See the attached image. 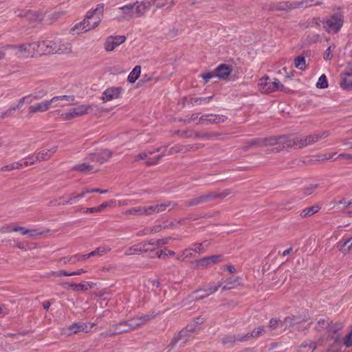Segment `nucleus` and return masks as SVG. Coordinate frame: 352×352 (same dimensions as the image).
<instances>
[{
  "instance_id": "nucleus-22",
  "label": "nucleus",
  "mask_w": 352,
  "mask_h": 352,
  "mask_svg": "<svg viewBox=\"0 0 352 352\" xmlns=\"http://www.w3.org/2000/svg\"><path fill=\"white\" fill-rule=\"evenodd\" d=\"M112 156V152L107 149H102L96 153L92 157L94 161L103 164L108 161Z\"/></svg>"
},
{
  "instance_id": "nucleus-18",
  "label": "nucleus",
  "mask_w": 352,
  "mask_h": 352,
  "mask_svg": "<svg viewBox=\"0 0 352 352\" xmlns=\"http://www.w3.org/2000/svg\"><path fill=\"white\" fill-rule=\"evenodd\" d=\"M125 40L124 36H110L104 43V49L108 52L113 51L116 47L123 43Z\"/></svg>"
},
{
  "instance_id": "nucleus-13",
  "label": "nucleus",
  "mask_w": 352,
  "mask_h": 352,
  "mask_svg": "<svg viewBox=\"0 0 352 352\" xmlns=\"http://www.w3.org/2000/svg\"><path fill=\"white\" fill-rule=\"evenodd\" d=\"M35 42L31 43L23 44L19 46L10 45V47L16 50V54L21 57L27 58L33 56L36 54V46H34Z\"/></svg>"
},
{
  "instance_id": "nucleus-61",
  "label": "nucleus",
  "mask_w": 352,
  "mask_h": 352,
  "mask_svg": "<svg viewBox=\"0 0 352 352\" xmlns=\"http://www.w3.org/2000/svg\"><path fill=\"white\" fill-rule=\"evenodd\" d=\"M337 158L341 159V160H344L346 161L352 162V154L342 153V154L338 155Z\"/></svg>"
},
{
  "instance_id": "nucleus-54",
  "label": "nucleus",
  "mask_w": 352,
  "mask_h": 352,
  "mask_svg": "<svg viewBox=\"0 0 352 352\" xmlns=\"http://www.w3.org/2000/svg\"><path fill=\"white\" fill-rule=\"evenodd\" d=\"M238 281V278L236 279H228L226 282V285L223 287V289H229L234 287L236 285V282Z\"/></svg>"
},
{
  "instance_id": "nucleus-63",
  "label": "nucleus",
  "mask_w": 352,
  "mask_h": 352,
  "mask_svg": "<svg viewBox=\"0 0 352 352\" xmlns=\"http://www.w3.org/2000/svg\"><path fill=\"white\" fill-rule=\"evenodd\" d=\"M331 46H329L324 52V60H330L332 58V54H331Z\"/></svg>"
},
{
  "instance_id": "nucleus-44",
  "label": "nucleus",
  "mask_w": 352,
  "mask_h": 352,
  "mask_svg": "<svg viewBox=\"0 0 352 352\" xmlns=\"http://www.w3.org/2000/svg\"><path fill=\"white\" fill-rule=\"evenodd\" d=\"M213 98V96H208V97H201V98H196L192 100L191 103L193 105H201L203 104H206L210 102Z\"/></svg>"
},
{
  "instance_id": "nucleus-47",
  "label": "nucleus",
  "mask_w": 352,
  "mask_h": 352,
  "mask_svg": "<svg viewBox=\"0 0 352 352\" xmlns=\"http://www.w3.org/2000/svg\"><path fill=\"white\" fill-rule=\"evenodd\" d=\"M79 201L78 194L73 192L68 195V198L63 201V205H72Z\"/></svg>"
},
{
  "instance_id": "nucleus-31",
  "label": "nucleus",
  "mask_w": 352,
  "mask_h": 352,
  "mask_svg": "<svg viewBox=\"0 0 352 352\" xmlns=\"http://www.w3.org/2000/svg\"><path fill=\"white\" fill-rule=\"evenodd\" d=\"M340 87L345 90L352 89V73H345L342 76Z\"/></svg>"
},
{
  "instance_id": "nucleus-4",
  "label": "nucleus",
  "mask_w": 352,
  "mask_h": 352,
  "mask_svg": "<svg viewBox=\"0 0 352 352\" xmlns=\"http://www.w3.org/2000/svg\"><path fill=\"white\" fill-rule=\"evenodd\" d=\"M149 319L150 316L148 315H144L141 317L133 318L128 321L121 322L113 326L112 329H110L107 331L102 333L101 336L104 337H107L112 336L116 334L128 332L129 331L135 329L138 327L141 326L144 322L149 320Z\"/></svg>"
},
{
  "instance_id": "nucleus-25",
  "label": "nucleus",
  "mask_w": 352,
  "mask_h": 352,
  "mask_svg": "<svg viewBox=\"0 0 352 352\" xmlns=\"http://www.w3.org/2000/svg\"><path fill=\"white\" fill-rule=\"evenodd\" d=\"M265 332V329L264 327L260 326V327H258L257 328L254 329L250 333H248L242 337H239L238 340L240 342H243V341L248 340L250 338H258V336H260Z\"/></svg>"
},
{
  "instance_id": "nucleus-30",
  "label": "nucleus",
  "mask_w": 352,
  "mask_h": 352,
  "mask_svg": "<svg viewBox=\"0 0 352 352\" xmlns=\"http://www.w3.org/2000/svg\"><path fill=\"white\" fill-rule=\"evenodd\" d=\"M14 232H19L22 235H28L30 237H35L38 235L42 234L43 232L39 231L38 230H30L28 229L25 227H21V226H14Z\"/></svg>"
},
{
  "instance_id": "nucleus-55",
  "label": "nucleus",
  "mask_w": 352,
  "mask_h": 352,
  "mask_svg": "<svg viewBox=\"0 0 352 352\" xmlns=\"http://www.w3.org/2000/svg\"><path fill=\"white\" fill-rule=\"evenodd\" d=\"M14 226L12 224H6L0 228V233H10L14 232Z\"/></svg>"
},
{
  "instance_id": "nucleus-28",
  "label": "nucleus",
  "mask_w": 352,
  "mask_h": 352,
  "mask_svg": "<svg viewBox=\"0 0 352 352\" xmlns=\"http://www.w3.org/2000/svg\"><path fill=\"white\" fill-rule=\"evenodd\" d=\"M277 143V139L274 138L255 139L251 142L252 146H265L267 145H275Z\"/></svg>"
},
{
  "instance_id": "nucleus-27",
  "label": "nucleus",
  "mask_w": 352,
  "mask_h": 352,
  "mask_svg": "<svg viewBox=\"0 0 352 352\" xmlns=\"http://www.w3.org/2000/svg\"><path fill=\"white\" fill-rule=\"evenodd\" d=\"M232 71V69L230 66L222 64L217 67L215 73L219 78L225 79L230 75Z\"/></svg>"
},
{
  "instance_id": "nucleus-57",
  "label": "nucleus",
  "mask_w": 352,
  "mask_h": 352,
  "mask_svg": "<svg viewBox=\"0 0 352 352\" xmlns=\"http://www.w3.org/2000/svg\"><path fill=\"white\" fill-rule=\"evenodd\" d=\"M343 343L346 347L352 346V331L344 337L343 339Z\"/></svg>"
},
{
  "instance_id": "nucleus-58",
  "label": "nucleus",
  "mask_w": 352,
  "mask_h": 352,
  "mask_svg": "<svg viewBox=\"0 0 352 352\" xmlns=\"http://www.w3.org/2000/svg\"><path fill=\"white\" fill-rule=\"evenodd\" d=\"M72 257H73V261H74L75 263L79 262V261H85L86 259L89 258L87 254H77L73 255Z\"/></svg>"
},
{
  "instance_id": "nucleus-8",
  "label": "nucleus",
  "mask_w": 352,
  "mask_h": 352,
  "mask_svg": "<svg viewBox=\"0 0 352 352\" xmlns=\"http://www.w3.org/2000/svg\"><path fill=\"white\" fill-rule=\"evenodd\" d=\"M344 17L340 14H333L323 20L324 29L329 34H336L340 31L343 25Z\"/></svg>"
},
{
  "instance_id": "nucleus-3",
  "label": "nucleus",
  "mask_w": 352,
  "mask_h": 352,
  "mask_svg": "<svg viewBox=\"0 0 352 352\" xmlns=\"http://www.w3.org/2000/svg\"><path fill=\"white\" fill-rule=\"evenodd\" d=\"M104 12V4H98L96 8L87 13L86 18L73 28L74 34H82L97 27L100 23Z\"/></svg>"
},
{
  "instance_id": "nucleus-11",
  "label": "nucleus",
  "mask_w": 352,
  "mask_h": 352,
  "mask_svg": "<svg viewBox=\"0 0 352 352\" xmlns=\"http://www.w3.org/2000/svg\"><path fill=\"white\" fill-rule=\"evenodd\" d=\"M222 258L223 256L221 254L204 257L194 262L195 268L204 269L211 267L212 265L221 262Z\"/></svg>"
},
{
  "instance_id": "nucleus-43",
  "label": "nucleus",
  "mask_w": 352,
  "mask_h": 352,
  "mask_svg": "<svg viewBox=\"0 0 352 352\" xmlns=\"http://www.w3.org/2000/svg\"><path fill=\"white\" fill-rule=\"evenodd\" d=\"M351 238H349L347 239L339 242L340 250L345 254L352 251V242L349 247H347L346 248H345L346 245L351 241Z\"/></svg>"
},
{
  "instance_id": "nucleus-16",
  "label": "nucleus",
  "mask_w": 352,
  "mask_h": 352,
  "mask_svg": "<svg viewBox=\"0 0 352 352\" xmlns=\"http://www.w3.org/2000/svg\"><path fill=\"white\" fill-rule=\"evenodd\" d=\"M51 107L50 99L31 104L28 109V115L32 117L33 115L47 111Z\"/></svg>"
},
{
  "instance_id": "nucleus-52",
  "label": "nucleus",
  "mask_w": 352,
  "mask_h": 352,
  "mask_svg": "<svg viewBox=\"0 0 352 352\" xmlns=\"http://www.w3.org/2000/svg\"><path fill=\"white\" fill-rule=\"evenodd\" d=\"M160 229H161V226H156V227H153L152 228L146 229L143 231H140L138 233V236H143V235H146L149 233L156 232H158L159 230H160Z\"/></svg>"
},
{
  "instance_id": "nucleus-60",
  "label": "nucleus",
  "mask_w": 352,
  "mask_h": 352,
  "mask_svg": "<svg viewBox=\"0 0 352 352\" xmlns=\"http://www.w3.org/2000/svg\"><path fill=\"white\" fill-rule=\"evenodd\" d=\"M193 252H194L192 250V247L190 248H186L182 252V256H184V258L192 257Z\"/></svg>"
},
{
  "instance_id": "nucleus-46",
  "label": "nucleus",
  "mask_w": 352,
  "mask_h": 352,
  "mask_svg": "<svg viewBox=\"0 0 352 352\" xmlns=\"http://www.w3.org/2000/svg\"><path fill=\"white\" fill-rule=\"evenodd\" d=\"M295 67L300 70H305L306 68L305 58L303 56H298L294 60Z\"/></svg>"
},
{
  "instance_id": "nucleus-2",
  "label": "nucleus",
  "mask_w": 352,
  "mask_h": 352,
  "mask_svg": "<svg viewBox=\"0 0 352 352\" xmlns=\"http://www.w3.org/2000/svg\"><path fill=\"white\" fill-rule=\"evenodd\" d=\"M151 8V1L144 0L136 1L118 8L116 12V19L118 21L128 19L133 17H140L147 12Z\"/></svg>"
},
{
  "instance_id": "nucleus-53",
  "label": "nucleus",
  "mask_w": 352,
  "mask_h": 352,
  "mask_svg": "<svg viewBox=\"0 0 352 352\" xmlns=\"http://www.w3.org/2000/svg\"><path fill=\"white\" fill-rule=\"evenodd\" d=\"M160 151V149L157 148L156 151H150L148 153H140V154H138V155H136L135 157V161H139V160H145V159L148 158V155H152L153 153L159 152Z\"/></svg>"
},
{
  "instance_id": "nucleus-19",
  "label": "nucleus",
  "mask_w": 352,
  "mask_h": 352,
  "mask_svg": "<svg viewBox=\"0 0 352 352\" xmlns=\"http://www.w3.org/2000/svg\"><path fill=\"white\" fill-rule=\"evenodd\" d=\"M146 243L142 242L138 244H135L133 246L128 248L125 252V256H133V255H139L142 253H146L148 251V249L146 248Z\"/></svg>"
},
{
  "instance_id": "nucleus-62",
  "label": "nucleus",
  "mask_w": 352,
  "mask_h": 352,
  "mask_svg": "<svg viewBox=\"0 0 352 352\" xmlns=\"http://www.w3.org/2000/svg\"><path fill=\"white\" fill-rule=\"evenodd\" d=\"M169 240H170V238L157 239L155 241L156 246L162 247V245L167 244L168 243Z\"/></svg>"
},
{
  "instance_id": "nucleus-42",
  "label": "nucleus",
  "mask_w": 352,
  "mask_h": 352,
  "mask_svg": "<svg viewBox=\"0 0 352 352\" xmlns=\"http://www.w3.org/2000/svg\"><path fill=\"white\" fill-rule=\"evenodd\" d=\"M293 1L279 2L275 6V9L278 10H294Z\"/></svg>"
},
{
  "instance_id": "nucleus-12",
  "label": "nucleus",
  "mask_w": 352,
  "mask_h": 352,
  "mask_svg": "<svg viewBox=\"0 0 352 352\" xmlns=\"http://www.w3.org/2000/svg\"><path fill=\"white\" fill-rule=\"evenodd\" d=\"M227 119V116L223 115L206 114L199 117L197 124L208 125L219 124L226 122Z\"/></svg>"
},
{
  "instance_id": "nucleus-48",
  "label": "nucleus",
  "mask_w": 352,
  "mask_h": 352,
  "mask_svg": "<svg viewBox=\"0 0 352 352\" xmlns=\"http://www.w3.org/2000/svg\"><path fill=\"white\" fill-rule=\"evenodd\" d=\"M317 88L325 89L328 87V81L327 76L324 74L321 75L316 85Z\"/></svg>"
},
{
  "instance_id": "nucleus-41",
  "label": "nucleus",
  "mask_w": 352,
  "mask_h": 352,
  "mask_svg": "<svg viewBox=\"0 0 352 352\" xmlns=\"http://www.w3.org/2000/svg\"><path fill=\"white\" fill-rule=\"evenodd\" d=\"M188 331L186 329L182 330L173 340L174 344L184 343L187 341Z\"/></svg>"
},
{
  "instance_id": "nucleus-1",
  "label": "nucleus",
  "mask_w": 352,
  "mask_h": 352,
  "mask_svg": "<svg viewBox=\"0 0 352 352\" xmlns=\"http://www.w3.org/2000/svg\"><path fill=\"white\" fill-rule=\"evenodd\" d=\"M34 46H36V54L38 55L54 53L67 54L72 51L71 44L62 41L59 38L36 41Z\"/></svg>"
},
{
  "instance_id": "nucleus-51",
  "label": "nucleus",
  "mask_w": 352,
  "mask_h": 352,
  "mask_svg": "<svg viewBox=\"0 0 352 352\" xmlns=\"http://www.w3.org/2000/svg\"><path fill=\"white\" fill-rule=\"evenodd\" d=\"M239 336H232V335H230V336H226L225 338H223V344L226 345V344H232L236 341H239L240 342L239 340H238V338Z\"/></svg>"
},
{
  "instance_id": "nucleus-49",
  "label": "nucleus",
  "mask_w": 352,
  "mask_h": 352,
  "mask_svg": "<svg viewBox=\"0 0 352 352\" xmlns=\"http://www.w3.org/2000/svg\"><path fill=\"white\" fill-rule=\"evenodd\" d=\"M318 186L316 184H308L303 188V193L305 195H310L318 188Z\"/></svg>"
},
{
  "instance_id": "nucleus-26",
  "label": "nucleus",
  "mask_w": 352,
  "mask_h": 352,
  "mask_svg": "<svg viewBox=\"0 0 352 352\" xmlns=\"http://www.w3.org/2000/svg\"><path fill=\"white\" fill-rule=\"evenodd\" d=\"M322 1H315V0H302L300 1H293V8L294 9L297 8H307L314 5L319 6L322 5Z\"/></svg>"
},
{
  "instance_id": "nucleus-7",
  "label": "nucleus",
  "mask_w": 352,
  "mask_h": 352,
  "mask_svg": "<svg viewBox=\"0 0 352 352\" xmlns=\"http://www.w3.org/2000/svg\"><path fill=\"white\" fill-rule=\"evenodd\" d=\"M94 107L95 105L93 104H82L60 113V118L64 121H69L88 114Z\"/></svg>"
},
{
  "instance_id": "nucleus-32",
  "label": "nucleus",
  "mask_w": 352,
  "mask_h": 352,
  "mask_svg": "<svg viewBox=\"0 0 352 352\" xmlns=\"http://www.w3.org/2000/svg\"><path fill=\"white\" fill-rule=\"evenodd\" d=\"M69 287L75 291H87L94 287L95 284L92 282H84L78 284L76 283H67Z\"/></svg>"
},
{
  "instance_id": "nucleus-5",
  "label": "nucleus",
  "mask_w": 352,
  "mask_h": 352,
  "mask_svg": "<svg viewBox=\"0 0 352 352\" xmlns=\"http://www.w3.org/2000/svg\"><path fill=\"white\" fill-rule=\"evenodd\" d=\"M329 132L324 131L318 134H313L308 136L294 138L288 140L287 146L295 147V148H302L309 144H312L316 142H318L322 138L329 136Z\"/></svg>"
},
{
  "instance_id": "nucleus-37",
  "label": "nucleus",
  "mask_w": 352,
  "mask_h": 352,
  "mask_svg": "<svg viewBox=\"0 0 352 352\" xmlns=\"http://www.w3.org/2000/svg\"><path fill=\"white\" fill-rule=\"evenodd\" d=\"M320 207L318 205H314L311 207H307L303 209L300 214V216L302 218L310 217L319 211Z\"/></svg>"
},
{
  "instance_id": "nucleus-45",
  "label": "nucleus",
  "mask_w": 352,
  "mask_h": 352,
  "mask_svg": "<svg viewBox=\"0 0 352 352\" xmlns=\"http://www.w3.org/2000/svg\"><path fill=\"white\" fill-rule=\"evenodd\" d=\"M144 206H138L130 208L126 211V213L129 214L143 216L144 215Z\"/></svg>"
},
{
  "instance_id": "nucleus-59",
  "label": "nucleus",
  "mask_w": 352,
  "mask_h": 352,
  "mask_svg": "<svg viewBox=\"0 0 352 352\" xmlns=\"http://www.w3.org/2000/svg\"><path fill=\"white\" fill-rule=\"evenodd\" d=\"M201 77L206 82H208L211 78H212L214 77H217V75H216L215 72H206V73L201 74Z\"/></svg>"
},
{
  "instance_id": "nucleus-33",
  "label": "nucleus",
  "mask_w": 352,
  "mask_h": 352,
  "mask_svg": "<svg viewBox=\"0 0 352 352\" xmlns=\"http://www.w3.org/2000/svg\"><path fill=\"white\" fill-rule=\"evenodd\" d=\"M183 136H184L186 138H199V139H202V140H209L213 135L212 134H208V133L199 134L194 131H187L183 132Z\"/></svg>"
},
{
  "instance_id": "nucleus-23",
  "label": "nucleus",
  "mask_w": 352,
  "mask_h": 352,
  "mask_svg": "<svg viewBox=\"0 0 352 352\" xmlns=\"http://www.w3.org/2000/svg\"><path fill=\"white\" fill-rule=\"evenodd\" d=\"M170 205V204H156L153 206H144V215H151L155 213H159L162 212L166 209V208Z\"/></svg>"
},
{
  "instance_id": "nucleus-64",
  "label": "nucleus",
  "mask_w": 352,
  "mask_h": 352,
  "mask_svg": "<svg viewBox=\"0 0 352 352\" xmlns=\"http://www.w3.org/2000/svg\"><path fill=\"white\" fill-rule=\"evenodd\" d=\"M199 117L198 113H193L189 116L187 122L190 123L191 122H195L196 120H197V122H199Z\"/></svg>"
},
{
  "instance_id": "nucleus-36",
  "label": "nucleus",
  "mask_w": 352,
  "mask_h": 352,
  "mask_svg": "<svg viewBox=\"0 0 352 352\" xmlns=\"http://www.w3.org/2000/svg\"><path fill=\"white\" fill-rule=\"evenodd\" d=\"M72 170L80 171L85 174H89L95 172L94 167L87 163L77 164L72 168Z\"/></svg>"
},
{
  "instance_id": "nucleus-35",
  "label": "nucleus",
  "mask_w": 352,
  "mask_h": 352,
  "mask_svg": "<svg viewBox=\"0 0 352 352\" xmlns=\"http://www.w3.org/2000/svg\"><path fill=\"white\" fill-rule=\"evenodd\" d=\"M210 241L206 240L199 243H195L192 245V250L195 253L203 254L204 253L208 247L210 245Z\"/></svg>"
},
{
  "instance_id": "nucleus-56",
  "label": "nucleus",
  "mask_w": 352,
  "mask_h": 352,
  "mask_svg": "<svg viewBox=\"0 0 352 352\" xmlns=\"http://www.w3.org/2000/svg\"><path fill=\"white\" fill-rule=\"evenodd\" d=\"M65 200V197H60L57 199H55L54 200H52L49 202L48 206H57L63 205V201Z\"/></svg>"
},
{
  "instance_id": "nucleus-9",
  "label": "nucleus",
  "mask_w": 352,
  "mask_h": 352,
  "mask_svg": "<svg viewBox=\"0 0 352 352\" xmlns=\"http://www.w3.org/2000/svg\"><path fill=\"white\" fill-rule=\"evenodd\" d=\"M258 86V89L264 94L274 92L283 88V85L278 79L274 78L272 80L267 76L260 78Z\"/></svg>"
},
{
  "instance_id": "nucleus-21",
  "label": "nucleus",
  "mask_w": 352,
  "mask_h": 352,
  "mask_svg": "<svg viewBox=\"0 0 352 352\" xmlns=\"http://www.w3.org/2000/svg\"><path fill=\"white\" fill-rule=\"evenodd\" d=\"M58 147L56 146H52L50 149L43 150L38 153H34V156L35 160L37 162H42L47 160L51 158L53 154L57 151Z\"/></svg>"
},
{
  "instance_id": "nucleus-24",
  "label": "nucleus",
  "mask_w": 352,
  "mask_h": 352,
  "mask_svg": "<svg viewBox=\"0 0 352 352\" xmlns=\"http://www.w3.org/2000/svg\"><path fill=\"white\" fill-rule=\"evenodd\" d=\"M116 203L115 200H109L107 202H104L97 207L88 208L83 210L84 213H92V212H100L108 207H113Z\"/></svg>"
},
{
  "instance_id": "nucleus-29",
  "label": "nucleus",
  "mask_w": 352,
  "mask_h": 352,
  "mask_svg": "<svg viewBox=\"0 0 352 352\" xmlns=\"http://www.w3.org/2000/svg\"><path fill=\"white\" fill-rule=\"evenodd\" d=\"M151 6H155L158 9H168L175 5V0H149Z\"/></svg>"
},
{
  "instance_id": "nucleus-34",
  "label": "nucleus",
  "mask_w": 352,
  "mask_h": 352,
  "mask_svg": "<svg viewBox=\"0 0 352 352\" xmlns=\"http://www.w3.org/2000/svg\"><path fill=\"white\" fill-rule=\"evenodd\" d=\"M214 197H215V195H212V194H210V193H208V194H206V195H203L199 196L197 197H195V198L190 200L188 202V206L197 205V204H199L201 203H204V202L208 201V199L214 198Z\"/></svg>"
},
{
  "instance_id": "nucleus-10",
  "label": "nucleus",
  "mask_w": 352,
  "mask_h": 352,
  "mask_svg": "<svg viewBox=\"0 0 352 352\" xmlns=\"http://www.w3.org/2000/svg\"><path fill=\"white\" fill-rule=\"evenodd\" d=\"M124 89L122 87H110L107 88L102 94L101 100L105 103L113 100L120 98L123 94Z\"/></svg>"
},
{
  "instance_id": "nucleus-20",
  "label": "nucleus",
  "mask_w": 352,
  "mask_h": 352,
  "mask_svg": "<svg viewBox=\"0 0 352 352\" xmlns=\"http://www.w3.org/2000/svg\"><path fill=\"white\" fill-rule=\"evenodd\" d=\"M294 319V317H287L281 322L276 318H272L269 322V327L272 330L276 329L279 326L285 327V328L289 327L293 324Z\"/></svg>"
},
{
  "instance_id": "nucleus-40",
  "label": "nucleus",
  "mask_w": 352,
  "mask_h": 352,
  "mask_svg": "<svg viewBox=\"0 0 352 352\" xmlns=\"http://www.w3.org/2000/svg\"><path fill=\"white\" fill-rule=\"evenodd\" d=\"M36 162V161L35 160L34 154L29 155V156L18 161V163L20 164V168L27 167V166L32 165Z\"/></svg>"
},
{
  "instance_id": "nucleus-15",
  "label": "nucleus",
  "mask_w": 352,
  "mask_h": 352,
  "mask_svg": "<svg viewBox=\"0 0 352 352\" xmlns=\"http://www.w3.org/2000/svg\"><path fill=\"white\" fill-rule=\"evenodd\" d=\"M95 326L94 323H85L82 322H75L70 324L67 329V332L68 335L78 333L80 332L88 333Z\"/></svg>"
},
{
  "instance_id": "nucleus-14",
  "label": "nucleus",
  "mask_w": 352,
  "mask_h": 352,
  "mask_svg": "<svg viewBox=\"0 0 352 352\" xmlns=\"http://www.w3.org/2000/svg\"><path fill=\"white\" fill-rule=\"evenodd\" d=\"M75 100V96L73 95L56 96L50 99L51 107H64L73 104Z\"/></svg>"
},
{
  "instance_id": "nucleus-6",
  "label": "nucleus",
  "mask_w": 352,
  "mask_h": 352,
  "mask_svg": "<svg viewBox=\"0 0 352 352\" xmlns=\"http://www.w3.org/2000/svg\"><path fill=\"white\" fill-rule=\"evenodd\" d=\"M47 95V91L44 90H40L34 94H31L21 98L17 104L12 106L10 109H8L6 111L3 113L2 118L8 117L12 114L13 111L16 109H20L23 107L25 103L26 104H32L34 100H40L44 98Z\"/></svg>"
},
{
  "instance_id": "nucleus-17",
  "label": "nucleus",
  "mask_w": 352,
  "mask_h": 352,
  "mask_svg": "<svg viewBox=\"0 0 352 352\" xmlns=\"http://www.w3.org/2000/svg\"><path fill=\"white\" fill-rule=\"evenodd\" d=\"M221 283L208 285L207 286V287L206 289H204V290H198V291L195 292L194 294V295H195L194 298L196 300H199V299L206 298V297L215 293L219 289V288L221 287Z\"/></svg>"
},
{
  "instance_id": "nucleus-50",
  "label": "nucleus",
  "mask_w": 352,
  "mask_h": 352,
  "mask_svg": "<svg viewBox=\"0 0 352 352\" xmlns=\"http://www.w3.org/2000/svg\"><path fill=\"white\" fill-rule=\"evenodd\" d=\"M15 169H20V164L18 163V162H15L13 163H11L10 164L3 166L1 168V171H10Z\"/></svg>"
},
{
  "instance_id": "nucleus-38",
  "label": "nucleus",
  "mask_w": 352,
  "mask_h": 352,
  "mask_svg": "<svg viewBox=\"0 0 352 352\" xmlns=\"http://www.w3.org/2000/svg\"><path fill=\"white\" fill-rule=\"evenodd\" d=\"M111 250V248L109 246L98 247L95 250L87 254V256H89V258L94 256H102L109 252Z\"/></svg>"
},
{
  "instance_id": "nucleus-39",
  "label": "nucleus",
  "mask_w": 352,
  "mask_h": 352,
  "mask_svg": "<svg viewBox=\"0 0 352 352\" xmlns=\"http://www.w3.org/2000/svg\"><path fill=\"white\" fill-rule=\"evenodd\" d=\"M141 73V67L136 65L128 76V81L131 83L135 82L139 78Z\"/></svg>"
}]
</instances>
